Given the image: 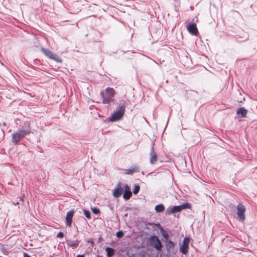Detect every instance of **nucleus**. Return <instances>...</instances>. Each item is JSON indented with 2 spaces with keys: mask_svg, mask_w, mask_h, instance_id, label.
<instances>
[{
  "mask_svg": "<svg viewBox=\"0 0 257 257\" xmlns=\"http://www.w3.org/2000/svg\"><path fill=\"white\" fill-rule=\"evenodd\" d=\"M41 51L48 58L52 59L57 62L61 63L62 62L61 58L53 54L50 50L42 48H41Z\"/></svg>",
  "mask_w": 257,
  "mask_h": 257,
  "instance_id": "obj_4",
  "label": "nucleus"
},
{
  "mask_svg": "<svg viewBox=\"0 0 257 257\" xmlns=\"http://www.w3.org/2000/svg\"><path fill=\"white\" fill-rule=\"evenodd\" d=\"M189 239L188 237H185L183 240V243L180 246V251L183 254H186L188 251Z\"/></svg>",
  "mask_w": 257,
  "mask_h": 257,
  "instance_id": "obj_8",
  "label": "nucleus"
},
{
  "mask_svg": "<svg viewBox=\"0 0 257 257\" xmlns=\"http://www.w3.org/2000/svg\"><path fill=\"white\" fill-rule=\"evenodd\" d=\"M150 244L158 250L162 249V245L160 240L156 236H151L149 238Z\"/></svg>",
  "mask_w": 257,
  "mask_h": 257,
  "instance_id": "obj_6",
  "label": "nucleus"
},
{
  "mask_svg": "<svg viewBox=\"0 0 257 257\" xmlns=\"http://www.w3.org/2000/svg\"><path fill=\"white\" fill-rule=\"evenodd\" d=\"M114 90L112 88L108 87L106 89V95H104L101 92V96L103 98V103L109 104L112 100L114 96Z\"/></svg>",
  "mask_w": 257,
  "mask_h": 257,
  "instance_id": "obj_3",
  "label": "nucleus"
},
{
  "mask_svg": "<svg viewBox=\"0 0 257 257\" xmlns=\"http://www.w3.org/2000/svg\"><path fill=\"white\" fill-rule=\"evenodd\" d=\"M236 113L239 117H245L247 113V110L244 107H240L236 111Z\"/></svg>",
  "mask_w": 257,
  "mask_h": 257,
  "instance_id": "obj_14",
  "label": "nucleus"
},
{
  "mask_svg": "<svg viewBox=\"0 0 257 257\" xmlns=\"http://www.w3.org/2000/svg\"><path fill=\"white\" fill-rule=\"evenodd\" d=\"M132 195V192L130 190V188L128 186H125V191L123 193V197L124 199L127 200L129 199Z\"/></svg>",
  "mask_w": 257,
  "mask_h": 257,
  "instance_id": "obj_13",
  "label": "nucleus"
},
{
  "mask_svg": "<svg viewBox=\"0 0 257 257\" xmlns=\"http://www.w3.org/2000/svg\"><path fill=\"white\" fill-rule=\"evenodd\" d=\"M140 189V187L139 185H135L134 188L133 190V193L135 194H137L139 192Z\"/></svg>",
  "mask_w": 257,
  "mask_h": 257,
  "instance_id": "obj_19",
  "label": "nucleus"
},
{
  "mask_svg": "<svg viewBox=\"0 0 257 257\" xmlns=\"http://www.w3.org/2000/svg\"><path fill=\"white\" fill-rule=\"evenodd\" d=\"M162 235L165 238L168 237V234L165 232L164 230H163V232H162Z\"/></svg>",
  "mask_w": 257,
  "mask_h": 257,
  "instance_id": "obj_24",
  "label": "nucleus"
},
{
  "mask_svg": "<svg viewBox=\"0 0 257 257\" xmlns=\"http://www.w3.org/2000/svg\"><path fill=\"white\" fill-rule=\"evenodd\" d=\"M237 209L238 219L241 222L244 221L245 218L244 213L246 209L245 206L242 204L239 203L237 206Z\"/></svg>",
  "mask_w": 257,
  "mask_h": 257,
  "instance_id": "obj_5",
  "label": "nucleus"
},
{
  "mask_svg": "<svg viewBox=\"0 0 257 257\" xmlns=\"http://www.w3.org/2000/svg\"><path fill=\"white\" fill-rule=\"evenodd\" d=\"M105 250L108 257H111L114 253V250L112 248L106 247Z\"/></svg>",
  "mask_w": 257,
  "mask_h": 257,
  "instance_id": "obj_17",
  "label": "nucleus"
},
{
  "mask_svg": "<svg viewBox=\"0 0 257 257\" xmlns=\"http://www.w3.org/2000/svg\"><path fill=\"white\" fill-rule=\"evenodd\" d=\"M165 209L164 206L163 204H159L156 206L155 210L157 212H163Z\"/></svg>",
  "mask_w": 257,
  "mask_h": 257,
  "instance_id": "obj_18",
  "label": "nucleus"
},
{
  "mask_svg": "<svg viewBox=\"0 0 257 257\" xmlns=\"http://www.w3.org/2000/svg\"><path fill=\"white\" fill-rule=\"evenodd\" d=\"M125 112L124 102L122 100L120 102V104L116 110L111 114L109 118V120L112 122L117 121L121 118Z\"/></svg>",
  "mask_w": 257,
  "mask_h": 257,
  "instance_id": "obj_1",
  "label": "nucleus"
},
{
  "mask_svg": "<svg viewBox=\"0 0 257 257\" xmlns=\"http://www.w3.org/2000/svg\"><path fill=\"white\" fill-rule=\"evenodd\" d=\"M31 132V131L29 128L26 130H21L15 132L12 135V142L15 144H17L22 138L30 134Z\"/></svg>",
  "mask_w": 257,
  "mask_h": 257,
  "instance_id": "obj_2",
  "label": "nucleus"
},
{
  "mask_svg": "<svg viewBox=\"0 0 257 257\" xmlns=\"http://www.w3.org/2000/svg\"><path fill=\"white\" fill-rule=\"evenodd\" d=\"M73 211H69L66 214V221L67 225H68V226H71V222L73 216Z\"/></svg>",
  "mask_w": 257,
  "mask_h": 257,
  "instance_id": "obj_11",
  "label": "nucleus"
},
{
  "mask_svg": "<svg viewBox=\"0 0 257 257\" xmlns=\"http://www.w3.org/2000/svg\"><path fill=\"white\" fill-rule=\"evenodd\" d=\"M123 188L120 184H118L117 188L115 189L113 192V195L115 197L120 196L123 192Z\"/></svg>",
  "mask_w": 257,
  "mask_h": 257,
  "instance_id": "obj_12",
  "label": "nucleus"
},
{
  "mask_svg": "<svg viewBox=\"0 0 257 257\" xmlns=\"http://www.w3.org/2000/svg\"><path fill=\"white\" fill-rule=\"evenodd\" d=\"M187 29L188 32L193 35L196 36L198 33L196 25L194 23L189 25Z\"/></svg>",
  "mask_w": 257,
  "mask_h": 257,
  "instance_id": "obj_10",
  "label": "nucleus"
},
{
  "mask_svg": "<svg viewBox=\"0 0 257 257\" xmlns=\"http://www.w3.org/2000/svg\"><path fill=\"white\" fill-rule=\"evenodd\" d=\"M24 257H31V256H30L29 255H28V254L27 253H25L24 254Z\"/></svg>",
  "mask_w": 257,
  "mask_h": 257,
  "instance_id": "obj_25",
  "label": "nucleus"
},
{
  "mask_svg": "<svg viewBox=\"0 0 257 257\" xmlns=\"http://www.w3.org/2000/svg\"><path fill=\"white\" fill-rule=\"evenodd\" d=\"M139 172V168L137 166H134L130 169L125 170V174L127 175L133 174L135 172Z\"/></svg>",
  "mask_w": 257,
  "mask_h": 257,
  "instance_id": "obj_15",
  "label": "nucleus"
},
{
  "mask_svg": "<svg viewBox=\"0 0 257 257\" xmlns=\"http://www.w3.org/2000/svg\"><path fill=\"white\" fill-rule=\"evenodd\" d=\"M83 213L84 215L86 216V217H87V218H90V213L88 210H84Z\"/></svg>",
  "mask_w": 257,
  "mask_h": 257,
  "instance_id": "obj_20",
  "label": "nucleus"
},
{
  "mask_svg": "<svg viewBox=\"0 0 257 257\" xmlns=\"http://www.w3.org/2000/svg\"><path fill=\"white\" fill-rule=\"evenodd\" d=\"M150 162L151 164H154L157 162V155L154 151V148L153 146H152L151 151L150 153Z\"/></svg>",
  "mask_w": 257,
  "mask_h": 257,
  "instance_id": "obj_9",
  "label": "nucleus"
},
{
  "mask_svg": "<svg viewBox=\"0 0 257 257\" xmlns=\"http://www.w3.org/2000/svg\"><path fill=\"white\" fill-rule=\"evenodd\" d=\"M91 210L92 212L95 214H97L100 212L99 209L96 207L91 208Z\"/></svg>",
  "mask_w": 257,
  "mask_h": 257,
  "instance_id": "obj_21",
  "label": "nucleus"
},
{
  "mask_svg": "<svg viewBox=\"0 0 257 257\" xmlns=\"http://www.w3.org/2000/svg\"><path fill=\"white\" fill-rule=\"evenodd\" d=\"M64 236V234L63 232H59L57 235V237L58 238H62Z\"/></svg>",
  "mask_w": 257,
  "mask_h": 257,
  "instance_id": "obj_23",
  "label": "nucleus"
},
{
  "mask_svg": "<svg viewBox=\"0 0 257 257\" xmlns=\"http://www.w3.org/2000/svg\"><path fill=\"white\" fill-rule=\"evenodd\" d=\"M78 243H79V241L77 240H75V241L69 240L67 241V244L69 246H72L74 247H77L78 245Z\"/></svg>",
  "mask_w": 257,
  "mask_h": 257,
  "instance_id": "obj_16",
  "label": "nucleus"
},
{
  "mask_svg": "<svg viewBox=\"0 0 257 257\" xmlns=\"http://www.w3.org/2000/svg\"><path fill=\"white\" fill-rule=\"evenodd\" d=\"M190 207V205L188 203H184L180 205L175 206L170 208V212L171 213H174L175 212H178L181 211L182 210L189 208Z\"/></svg>",
  "mask_w": 257,
  "mask_h": 257,
  "instance_id": "obj_7",
  "label": "nucleus"
},
{
  "mask_svg": "<svg viewBox=\"0 0 257 257\" xmlns=\"http://www.w3.org/2000/svg\"><path fill=\"white\" fill-rule=\"evenodd\" d=\"M76 257H84V255H77Z\"/></svg>",
  "mask_w": 257,
  "mask_h": 257,
  "instance_id": "obj_26",
  "label": "nucleus"
},
{
  "mask_svg": "<svg viewBox=\"0 0 257 257\" xmlns=\"http://www.w3.org/2000/svg\"><path fill=\"white\" fill-rule=\"evenodd\" d=\"M123 235V232L122 231H118L116 233V236L120 238Z\"/></svg>",
  "mask_w": 257,
  "mask_h": 257,
  "instance_id": "obj_22",
  "label": "nucleus"
}]
</instances>
